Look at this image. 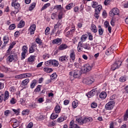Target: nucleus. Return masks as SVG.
Instances as JSON below:
<instances>
[{"instance_id": "nucleus-36", "label": "nucleus", "mask_w": 128, "mask_h": 128, "mask_svg": "<svg viewBox=\"0 0 128 128\" xmlns=\"http://www.w3.org/2000/svg\"><path fill=\"white\" fill-rule=\"evenodd\" d=\"M43 70H44L46 72H48V74H50V72H52V68H44Z\"/></svg>"}, {"instance_id": "nucleus-20", "label": "nucleus", "mask_w": 128, "mask_h": 128, "mask_svg": "<svg viewBox=\"0 0 128 128\" xmlns=\"http://www.w3.org/2000/svg\"><path fill=\"white\" fill-rule=\"evenodd\" d=\"M62 38H57L52 40V44H62Z\"/></svg>"}, {"instance_id": "nucleus-42", "label": "nucleus", "mask_w": 128, "mask_h": 128, "mask_svg": "<svg viewBox=\"0 0 128 128\" xmlns=\"http://www.w3.org/2000/svg\"><path fill=\"white\" fill-rule=\"evenodd\" d=\"M98 4L96 2H93L92 3V8H98Z\"/></svg>"}, {"instance_id": "nucleus-15", "label": "nucleus", "mask_w": 128, "mask_h": 128, "mask_svg": "<svg viewBox=\"0 0 128 128\" xmlns=\"http://www.w3.org/2000/svg\"><path fill=\"white\" fill-rule=\"evenodd\" d=\"M70 60H72V62L76 60V52H74V50H72L70 51Z\"/></svg>"}, {"instance_id": "nucleus-34", "label": "nucleus", "mask_w": 128, "mask_h": 128, "mask_svg": "<svg viewBox=\"0 0 128 128\" xmlns=\"http://www.w3.org/2000/svg\"><path fill=\"white\" fill-rule=\"evenodd\" d=\"M30 82V79L26 78L24 80H23L22 82V86H26Z\"/></svg>"}, {"instance_id": "nucleus-56", "label": "nucleus", "mask_w": 128, "mask_h": 128, "mask_svg": "<svg viewBox=\"0 0 128 128\" xmlns=\"http://www.w3.org/2000/svg\"><path fill=\"white\" fill-rule=\"evenodd\" d=\"M56 126V123L54 122H50L48 123V126L52 128V126Z\"/></svg>"}, {"instance_id": "nucleus-55", "label": "nucleus", "mask_w": 128, "mask_h": 128, "mask_svg": "<svg viewBox=\"0 0 128 128\" xmlns=\"http://www.w3.org/2000/svg\"><path fill=\"white\" fill-rule=\"evenodd\" d=\"M16 28V24H12L9 26L8 29L10 30H14Z\"/></svg>"}, {"instance_id": "nucleus-17", "label": "nucleus", "mask_w": 128, "mask_h": 128, "mask_svg": "<svg viewBox=\"0 0 128 128\" xmlns=\"http://www.w3.org/2000/svg\"><path fill=\"white\" fill-rule=\"evenodd\" d=\"M59 60L60 62H68V56H62L59 58Z\"/></svg>"}, {"instance_id": "nucleus-37", "label": "nucleus", "mask_w": 128, "mask_h": 128, "mask_svg": "<svg viewBox=\"0 0 128 128\" xmlns=\"http://www.w3.org/2000/svg\"><path fill=\"white\" fill-rule=\"evenodd\" d=\"M16 42H13L12 43H11L9 46V48L8 50V52H10V50H12V49L14 48V46L16 45Z\"/></svg>"}, {"instance_id": "nucleus-57", "label": "nucleus", "mask_w": 128, "mask_h": 128, "mask_svg": "<svg viewBox=\"0 0 128 128\" xmlns=\"http://www.w3.org/2000/svg\"><path fill=\"white\" fill-rule=\"evenodd\" d=\"M42 58L44 60H46L47 58H50V55L48 54H46L42 56Z\"/></svg>"}, {"instance_id": "nucleus-11", "label": "nucleus", "mask_w": 128, "mask_h": 128, "mask_svg": "<svg viewBox=\"0 0 128 128\" xmlns=\"http://www.w3.org/2000/svg\"><path fill=\"white\" fill-rule=\"evenodd\" d=\"M36 50H38V46L36 42H32V46L30 48L29 52L30 54H32V52H36Z\"/></svg>"}, {"instance_id": "nucleus-22", "label": "nucleus", "mask_w": 128, "mask_h": 128, "mask_svg": "<svg viewBox=\"0 0 128 128\" xmlns=\"http://www.w3.org/2000/svg\"><path fill=\"white\" fill-rule=\"evenodd\" d=\"M70 128H80L77 124H74V120L70 122Z\"/></svg>"}, {"instance_id": "nucleus-58", "label": "nucleus", "mask_w": 128, "mask_h": 128, "mask_svg": "<svg viewBox=\"0 0 128 128\" xmlns=\"http://www.w3.org/2000/svg\"><path fill=\"white\" fill-rule=\"evenodd\" d=\"M100 13H98V12H95L94 14V16L96 18V20H98L100 18Z\"/></svg>"}, {"instance_id": "nucleus-27", "label": "nucleus", "mask_w": 128, "mask_h": 128, "mask_svg": "<svg viewBox=\"0 0 128 128\" xmlns=\"http://www.w3.org/2000/svg\"><path fill=\"white\" fill-rule=\"evenodd\" d=\"M88 38V34H84L82 35L81 38H80V41L82 43L84 42H86V39Z\"/></svg>"}, {"instance_id": "nucleus-38", "label": "nucleus", "mask_w": 128, "mask_h": 128, "mask_svg": "<svg viewBox=\"0 0 128 128\" xmlns=\"http://www.w3.org/2000/svg\"><path fill=\"white\" fill-rule=\"evenodd\" d=\"M58 116V114L56 113H52L50 116V118L51 120H56Z\"/></svg>"}, {"instance_id": "nucleus-62", "label": "nucleus", "mask_w": 128, "mask_h": 128, "mask_svg": "<svg viewBox=\"0 0 128 128\" xmlns=\"http://www.w3.org/2000/svg\"><path fill=\"white\" fill-rule=\"evenodd\" d=\"M88 40H92L93 38H92V33H88Z\"/></svg>"}, {"instance_id": "nucleus-61", "label": "nucleus", "mask_w": 128, "mask_h": 128, "mask_svg": "<svg viewBox=\"0 0 128 128\" xmlns=\"http://www.w3.org/2000/svg\"><path fill=\"white\" fill-rule=\"evenodd\" d=\"M104 26L105 28H108L110 26V23H108V22L106 21L104 22Z\"/></svg>"}, {"instance_id": "nucleus-40", "label": "nucleus", "mask_w": 128, "mask_h": 128, "mask_svg": "<svg viewBox=\"0 0 128 128\" xmlns=\"http://www.w3.org/2000/svg\"><path fill=\"white\" fill-rule=\"evenodd\" d=\"M120 82H124L126 80V76H122L119 79Z\"/></svg>"}, {"instance_id": "nucleus-35", "label": "nucleus", "mask_w": 128, "mask_h": 128, "mask_svg": "<svg viewBox=\"0 0 128 128\" xmlns=\"http://www.w3.org/2000/svg\"><path fill=\"white\" fill-rule=\"evenodd\" d=\"M96 8L95 12L100 14L102 10V5H99L98 7Z\"/></svg>"}, {"instance_id": "nucleus-31", "label": "nucleus", "mask_w": 128, "mask_h": 128, "mask_svg": "<svg viewBox=\"0 0 128 128\" xmlns=\"http://www.w3.org/2000/svg\"><path fill=\"white\" fill-rule=\"evenodd\" d=\"M36 86V80H34L31 82L30 88H34V86Z\"/></svg>"}, {"instance_id": "nucleus-51", "label": "nucleus", "mask_w": 128, "mask_h": 128, "mask_svg": "<svg viewBox=\"0 0 128 128\" xmlns=\"http://www.w3.org/2000/svg\"><path fill=\"white\" fill-rule=\"evenodd\" d=\"M57 76H58V75H56V73H53L50 76V78L51 80H54L55 78H56Z\"/></svg>"}, {"instance_id": "nucleus-8", "label": "nucleus", "mask_w": 128, "mask_h": 128, "mask_svg": "<svg viewBox=\"0 0 128 128\" xmlns=\"http://www.w3.org/2000/svg\"><path fill=\"white\" fill-rule=\"evenodd\" d=\"M28 46H24L22 48V52L21 54V60H24L26 58V54H28Z\"/></svg>"}, {"instance_id": "nucleus-25", "label": "nucleus", "mask_w": 128, "mask_h": 128, "mask_svg": "<svg viewBox=\"0 0 128 128\" xmlns=\"http://www.w3.org/2000/svg\"><path fill=\"white\" fill-rule=\"evenodd\" d=\"M55 8L58 10H60V12H66V10L62 6V5H56L55 6Z\"/></svg>"}, {"instance_id": "nucleus-52", "label": "nucleus", "mask_w": 128, "mask_h": 128, "mask_svg": "<svg viewBox=\"0 0 128 128\" xmlns=\"http://www.w3.org/2000/svg\"><path fill=\"white\" fill-rule=\"evenodd\" d=\"M50 28L47 27L45 30V34L46 36H48V34H50Z\"/></svg>"}, {"instance_id": "nucleus-23", "label": "nucleus", "mask_w": 128, "mask_h": 128, "mask_svg": "<svg viewBox=\"0 0 128 128\" xmlns=\"http://www.w3.org/2000/svg\"><path fill=\"white\" fill-rule=\"evenodd\" d=\"M36 60V56H31L28 58V62L32 64L34 62V60Z\"/></svg>"}, {"instance_id": "nucleus-24", "label": "nucleus", "mask_w": 128, "mask_h": 128, "mask_svg": "<svg viewBox=\"0 0 128 128\" xmlns=\"http://www.w3.org/2000/svg\"><path fill=\"white\" fill-rule=\"evenodd\" d=\"M68 48V46L66 44H62L59 46L58 48L60 50H64Z\"/></svg>"}, {"instance_id": "nucleus-49", "label": "nucleus", "mask_w": 128, "mask_h": 128, "mask_svg": "<svg viewBox=\"0 0 128 128\" xmlns=\"http://www.w3.org/2000/svg\"><path fill=\"white\" fill-rule=\"evenodd\" d=\"M98 106V103L96 102H93L91 104V108H96Z\"/></svg>"}, {"instance_id": "nucleus-63", "label": "nucleus", "mask_w": 128, "mask_h": 128, "mask_svg": "<svg viewBox=\"0 0 128 128\" xmlns=\"http://www.w3.org/2000/svg\"><path fill=\"white\" fill-rule=\"evenodd\" d=\"M32 126H34V124H32V122H30L28 124L27 128H32Z\"/></svg>"}, {"instance_id": "nucleus-30", "label": "nucleus", "mask_w": 128, "mask_h": 128, "mask_svg": "<svg viewBox=\"0 0 128 128\" xmlns=\"http://www.w3.org/2000/svg\"><path fill=\"white\" fill-rule=\"evenodd\" d=\"M98 34L100 36H102L104 34V30H102V26L100 25H99L98 26Z\"/></svg>"}, {"instance_id": "nucleus-33", "label": "nucleus", "mask_w": 128, "mask_h": 128, "mask_svg": "<svg viewBox=\"0 0 128 128\" xmlns=\"http://www.w3.org/2000/svg\"><path fill=\"white\" fill-rule=\"evenodd\" d=\"M26 22H24V21L20 20L18 24V28H24V26Z\"/></svg>"}, {"instance_id": "nucleus-47", "label": "nucleus", "mask_w": 128, "mask_h": 128, "mask_svg": "<svg viewBox=\"0 0 128 128\" xmlns=\"http://www.w3.org/2000/svg\"><path fill=\"white\" fill-rule=\"evenodd\" d=\"M54 110L56 112H60V106L58 105L56 106Z\"/></svg>"}, {"instance_id": "nucleus-45", "label": "nucleus", "mask_w": 128, "mask_h": 128, "mask_svg": "<svg viewBox=\"0 0 128 128\" xmlns=\"http://www.w3.org/2000/svg\"><path fill=\"white\" fill-rule=\"evenodd\" d=\"M15 78H18V80H22V78H24V74L16 76Z\"/></svg>"}, {"instance_id": "nucleus-1", "label": "nucleus", "mask_w": 128, "mask_h": 128, "mask_svg": "<svg viewBox=\"0 0 128 128\" xmlns=\"http://www.w3.org/2000/svg\"><path fill=\"white\" fill-rule=\"evenodd\" d=\"M77 48L78 52H82L84 48L86 50H90V46L88 43L82 44V42H79Z\"/></svg>"}, {"instance_id": "nucleus-46", "label": "nucleus", "mask_w": 128, "mask_h": 128, "mask_svg": "<svg viewBox=\"0 0 128 128\" xmlns=\"http://www.w3.org/2000/svg\"><path fill=\"white\" fill-rule=\"evenodd\" d=\"M23 76L24 78H30V76H32V74L30 73L23 74Z\"/></svg>"}, {"instance_id": "nucleus-18", "label": "nucleus", "mask_w": 128, "mask_h": 128, "mask_svg": "<svg viewBox=\"0 0 128 128\" xmlns=\"http://www.w3.org/2000/svg\"><path fill=\"white\" fill-rule=\"evenodd\" d=\"M3 40H4V44H2V48L4 46H6V44H8V42H10V38H8V36H4L3 38Z\"/></svg>"}, {"instance_id": "nucleus-43", "label": "nucleus", "mask_w": 128, "mask_h": 128, "mask_svg": "<svg viewBox=\"0 0 128 128\" xmlns=\"http://www.w3.org/2000/svg\"><path fill=\"white\" fill-rule=\"evenodd\" d=\"M70 31L72 32H73L74 34V32H76V26H74V24H72Z\"/></svg>"}, {"instance_id": "nucleus-29", "label": "nucleus", "mask_w": 128, "mask_h": 128, "mask_svg": "<svg viewBox=\"0 0 128 128\" xmlns=\"http://www.w3.org/2000/svg\"><path fill=\"white\" fill-rule=\"evenodd\" d=\"M100 98L102 100H104L106 98V93L104 92H102L100 94Z\"/></svg>"}, {"instance_id": "nucleus-32", "label": "nucleus", "mask_w": 128, "mask_h": 128, "mask_svg": "<svg viewBox=\"0 0 128 128\" xmlns=\"http://www.w3.org/2000/svg\"><path fill=\"white\" fill-rule=\"evenodd\" d=\"M78 100H76L72 102V106L74 108H78Z\"/></svg>"}, {"instance_id": "nucleus-21", "label": "nucleus", "mask_w": 128, "mask_h": 128, "mask_svg": "<svg viewBox=\"0 0 128 128\" xmlns=\"http://www.w3.org/2000/svg\"><path fill=\"white\" fill-rule=\"evenodd\" d=\"M94 94H96V90H92L87 94V96L89 98H92Z\"/></svg>"}, {"instance_id": "nucleus-53", "label": "nucleus", "mask_w": 128, "mask_h": 128, "mask_svg": "<svg viewBox=\"0 0 128 128\" xmlns=\"http://www.w3.org/2000/svg\"><path fill=\"white\" fill-rule=\"evenodd\" d=\"M14 8H16V10H18V8H20V4L18 3H16V4H14V6H13Z\"/></svg>"}, {"instance_id": "nucleus-13", "label": "nucleus", "mask_w": 128, "mask_h": 128, "mask_svg": "<svg viewBox=\"0 0 128 128\" xmlns=\"http://www.w3.org/2000/svg\"><path fill=\"white\" fill-rule=\"evenodd\" d=\"M82 82H84V84H91L94 82V80L88 77H86L83 78Z\"/></svg>"}, {"instance_id": "nucleus-5", "label": "nucleus", "mask_w": 128, "mask_h": 128, "mask_svg": "<svg viewBox=\"0 0 128 128\" xmlns=\"http://www.w3.org/2000/svg\"><path fill=\"white\" fill-rule=\"evenodd\" d=\"M122 61L120 60H116L114 64L112 66L111 70H118V68H120V66H122Z\"/></svg>"}, {"instance_id": "nucleus-50", "label": "nucleus", "mask_w": 128, "mask_h": 128, "mask_svg": "<svg viewBox=\"0 0 128 128\" xmlns=\"http://www.w3.org/2000/svg\"><path fill=\"white\" fill-rule=\"evenodd\" d=\"M50 6V3L45 4L42 8V10H46V8H47L48 6Z\"/></svg>"}, {"instance_id": "nucleus-60", "label": "nucleus", "mask_w": 128, "mask_h": 128, "mask_svg": "<svg viewBox=\"0 0 128 128\" xmlns=\"http://www.w3.org/2000/svg\"><path fill=\"white\" fill-rule=\"evenodd\" d=\"M10 90L11 92H14L16 90V88H14V86H12L10 87Z\"/></svg>"}, {"instance_id": "nucleus-54", "label": "nucleus", "mask_w": 128, "mask_h": 128, "mask_svg": "<svg viewBox=\"0 0 128 128\" xmlns=\"http://www.w3.org/2000/svg\"><path fill=\"white\" fill-rule=\"evenodd\" d=\"M40 86H37L36 88L34 90L36 92H40Z\"/></svg>"}, {"instance_id": "nucleus-10", "label": "nucleus", "mask_w": 128, "mask_h": 128, "mask_svg": "<svg viewBox=\"0 0 128 128\" xmlns=\"http://www.w3.org/2000/svg\"><path fill=\"white\" fill-rule=\"evenodd\" d=\"M6 60L8 62H12L14 60L16 61L18 60V56L14 54H11L7 58Z\"/></svg>"}, {"instance_id": "nucleus-39", "label": "nucleus", "mask_w": 128, "mask_h": 128, "mask_svg": "<svg viewBox=\"0 0 128 128\" xmlns=\"http://www.w3.org/2000/svg\"><path fill=\"white\" fill-rule=\"evenodd\" d=\"M72 8H74V3H70L66 6V10H70Z\"/></svg>"}, {"instance_id": "nucleus-26", "label": "nucleus", "mask_w": 128, "mask_h": 128, "mask_svg": "<svg viewBox=\"0 0 128 128\" xmlns=\"http://www.w3.org/2000/svg\"><path fill=\"white\" fill-rule=\"evenodd\" d=\"M64 34L66 38H72V34H74V33L73 32H72V31L70 30L68 31L67 32H65Z\"/></svg>"}, {"instance_id": "nucleus-7", "label": "nucleus", "mask_w": 128, "mask_h": 128, "mask_svg": "<svg viewBox=\"0 0 128 128\" xmlns=\"http://www.w3.org/2000/svg\"><path fill=\"white\" fill-rule=\"evenodd\" d=\"M76 122L78 124H86V122H90V120L88 119V117H85L84 118H79L76 120Z\"/></svg>"}, {"instance_id": "nucleus-64", "label": "nucleus", "mask_w": 128, "mask_h": 128, "mask_svg": "<svg viewBox=\"0 0 128 128\" xmlns=\"http://www.w3.org/2000/svg\"><path fill=\"white\" fill-rule=\"evenodd\" d=\"M128 118V112H126L124 115V120H127Z\"/></svg>"}, {"instance_id": "nucleus-44", "label": "nucleus", "mask_w": 128, "mask_h": 128, "mask_svg": "<svg viewBox=\"0 0 128 128\" xmlns=\"http://www.w3.org/2000/svg\"><path fill=\"white\" fill-rule=\"evenodd\" d=\"M36 2L32 3L29 8V10H32L36 8Z\"/></svg>"}, {"instance_id": "nucleus-12", "label": "nucleus", "mask_w": 128, "mask_h": 128, "mask_svg": "<svg viewBox=\"0 0 128 128\" xmlns=\"http://www.w3.org/2000/svg\"><path fill=\"white\" fill-rule=\"evenodd\" d=\"M115 50L116 46H111L106 50V56H110V54H114V52Z\"/></svg>"}, {"instance_id": "nucleus-9", "label": "nucleus", "mask_w": 128, "mask_h": 128, "mask_svg": "<svg viewBox=\"0 0 128 128\" xmlns=\"http://www.w3.org/2000/svg\"><path fill=\"white\" fill-rule=\"evenodd\" d=\"M92 66L90 65V64H86L82 68V70L84 72H90L92 70Z\"/></svg>"}, {"instance_id": "nucleus-28", "label": "nucleus", "mask_w": 128, "mask_h": 128, "mask_svg": "<svg viewBox=\"0 0 128 128\" xmlns=\"http://www.w3.org/2000/svg\"><path fill=\"white\" fill-rule=\"evenodd\" d=\"M62 20H58V22H57L56 24L54 26V29L55 30H56L57 28H58L60 26H62Z\"/></svg>"}, {"instance_id": "nucleus-3", "label": "nucleus", "mask_w": 128, "mask_h": 128, "mask_svg": "<svg viewBox=\"0 0 128 128\" xmlns=\"http://www.w3.org/2000/svg\"><path fill=\"white\" fill-rule=\"evenodd\" d=\"M10 98V92L8 91H5L4 93L2 92H0V102H2V100L6 102Z\"/></svg>"}, {"instance_id": "nucleus-48", "label": "nucleus", "mask_w": 128, "mask_h": 128, "mask_svg": "<svg viewBox=\"0 0 128 128\" xmlns=\"http://www.w3.org/2000/svg\"><path fill=\"white\" fill-rule=\"evenodd\" d=\"M36 42L38 44H42V40L39 38H37L36 40Z\"/></svg>"}, {"instance_id": "nucleus-14", "label": "nucleus", "mask_w": 128, "mask_h": 128, "mask_svg": "<svg viewBox=\"0 0 128 128\" xmlns=\"http://www.w3.org/2000/svg\"><path fill=\"white\" fill-rule=\"evenodd\" d=\"M114 102H110L106 105V110H112L114 106Z\"/></svg>"}, {"instance_id": "nucleus-59", "label": "nucleus", "mask_w": 128, "mask_h": 128, "mask_svg": "<svg viewBox=\"0 0 128 128\" xmlns=\"http://www.w3.org/2000/svg\"><path fill=\"white\" fill-rule=\"evenodd\" d=\"M56 16L57 15L56 14L53 13L52 14L51 18L52 20H55L56 18Z\"/></svg>"}, {"instance_id": "nucleus-16", "label": "nucleus", "mask_w": 128, "mask_h": 128, "mask_svg": "<svg viewBox=\"0 0 128 128\" xmlns=\"http://www.w3.org/2000/svg\"><path fill=\"white\" fill-rule=\"evenodd\" d=\"M36 26L34 24H32L30 28L28 29L29 32L30 34H34V32L36 31Z\"/></svg>"}, {"instance_id": "nucleus-2", "label": "nucleus", "mask_w": 128, "mask_h": 128, "mask_svg": "<svg viewBox=\"0 0 128 128\" xmlns=\"http://www.w3.org/2000/svg\"><path fill=\"white\" fill-rule=\"evenodd\" d=\"M69 76L70 78H79L82 76V71L76 70L71 71L69 72Z\"/></svg>"}, {"instance_id": "nucleus-41", "label": "nucleus", "mask_w": 128, "mask_h": 128, "mask_svg": "<svg viewBox=\"0 0 128 128\" xmlns=\"http://www.w3.org/2000/svg\"><path fill=\"white\" fill-rule=\"evenodd\" d=\"M64 11H60L58 15V18L59 20H60L64 16V12H62Z\"/></svg>"}, {"instance_id": "nucleus-4", "label": "nucleus", "mask_w": 128, "mask_h": 128, "mask_svg": "<svg viewBox=\"0 0 128 128\" xmlns=\"http://www.w3.org/2000/svg\"><path fill=\"white\" fill-rule=\"evenodd\" d=\"M45 64L46 66H58V61L56 60H50L46 61L45 62Z\"/></svg>"}, {"instance_id": "nucleus-6", "label": "nucleus", "mask_w": 128, "mask_h": 128, "mask_svg": "<svg viewBox=\"0 0 128 128\" xmlns=\"http://www.w3.org/2000/svg\"><path fill=\"white\" fill-rule=\"evenodd\" d=\"M120 14V10L118 8H114L109 12V16L112 18H114V16H118Z\"/></svg>"}, {"instance_id": "nucleus-19", "label": "nucleus", "mask_w": 128, "mask_h": 128, "mask_svg": "<svg viewBox=\"0 0 128 128\" xmlns=\"http://www.w3.org/2000/svg\"><path fill=\"white\" fill-rule=\"evenodd\" d=\"M90 30L92 32H94V34L98 32V28L94 24H91Z\"/></svg>"}]
</instances>
